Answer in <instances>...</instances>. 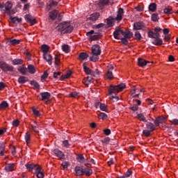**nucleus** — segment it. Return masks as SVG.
<instances>
[{"label": "nucleus", "mask_w": 178, "mask_h": 178, "mask_svg": "<svg viewBox=\"0 0 178 178\" xmlns=\"http://www.w3.org/2000/svg\"><path fill=\"white\" fill-rule=\"evenodd\" d=\"M73 26L70 24V22H63L58 24L56 29L60 31L61 34H70L73 31Z\"/></svg>", "instance_id": "1"}, {"label": "nucleus", "mask_w": 178, "mask_h": 178, "mask_svg": "<svg viewBox=\"0 0 178 178\" xmlns=\"http://www.w3.org/2000/svg\"><path fill=\"white\" fill-rule=\"evenodd\" d=\"M124 88H126V85L124 83H121L116 86H111V88L108 90V95H111L110 99H115L117 101H119V97L115 95H116L118 92L123 91ZM112 94H115V95H112Z\"/></svg>", "instance_id": "2"}, {"label": "nucleus", "mask_w": 178, "mask_h": 178, "mask_svg": "<svg viewBox=\"0 0 178 178\" xmlns=\"http://www.w3.org/2000/svg\"><path fill=\"white\" fill-rule=\"evenodd\" d=\"M76 176H91L92 175V170L84 166H76L74 168Z\"/></svg>", "instance_id": "3"}, {"label": "nucleus", "mask_w": 178, "mask_h": 178, "mask_svg": "<svg viewBox=\"0 0 178 178\" xmlns=\"http://www.w3.org/2000/svg\"><path fill=\"white\" fill-rule=\"evenodd\" d=\"M92 56L90 57V62H98L99 60V55H101V47L99 44H95L92 47Z\"/></svg>", "instance_id": "4"}, {"label": "nucleus", "mask_w": 178, "mask_h": 178, "mask_svg": "<svg viewBox=\"0 0 178 178\" xmlns=\"http://www.w3.org/2000/svg\"><path fill=\"white\" fill-rule=\"evenodd\" d=\"M13 4L12 2L7 1L6 3H1V12L3 13H8L12 9Z\"/></svg>", "instance_id": "5"}, {"label": "nucleus", "mask_w": 178, "mask_h": 178, "mask_svg": "<svg viewBox=\"0 0 178 178\" xmlns=\"http://www.w3.org/2000/svg\"><path fill=\"white\" fill-rule=\"evenodd\" d=\"M0 69L3 72H13V66L9 65L3 61H0Z\"/></svg>", "instance_id": "6"}, {"label": "nucleus", "mask_w": 178, "mask_h": 178, "mask_svg": "<svg viewBox=\"0 0 178 178\" xmlns=\"http://www.w3.org/2000/svg\"><path fill=\"white\" fill-rule=\"evenodd\" d=\"M76 159L79 163H84L85 166L90 165V163L87 162L88 159H86L82 154H77Z\"/></svg>", "instance_id": "7"}, {"label": "nucleus", "mask_w": 178, "mask_h": 178, "mask_svg": "<svg viewBox=\"0 0 178 178\" xmlns=\"http://www.w3.org/2000/svg\"><path fill=\"white\" fill-rule=\"evenodd\" d=\"M134 30H144L145 29V24L143 22H137L134 23Z\"/></svg>", "instance_id": "8"}, {"label": "nucleus", "mask_w": 178, "mask_h": 178, "mask_svg": "<svg viewBox=\"0 0 178 178\" xmlns=\"http://www.w3.org/2000/svg\"><path fill=\"white\" fill-rule=\"evenodd\" d=\"M160 38L161 34L155 33L154 41L152 42V44H154V45H162L163 44V41Z\"/></svg>", "instance_id": "9"}, {"label": "nucleus", "mask_w": 178, "mask_h": 178, "mask_svg": "<svg viewBox=\"0 0 178 178\" xmlns=\"http://www.w3.org/2000/svg\"><path fill=\"white\" fill-rule=\"evenodd\" d=\"M53 155H56L59 159H65V154L59 149H55L52 151Z\"/></svg>", "instance_id": "10"}, {"label": "nucleus", "mask_w": 178, "mask_h": 178, "mask_svg": "<svg viewBox=\"0 0 178 178\" xmlns=\"http://www.w3.org/2000/svg\"><path fill=\"white\" fill-rule=\"evenodd\" d=\"M124 15V10L122 8H118L117 11V17H115V20H117V22H120V20L123 19Z\"/></svg>", "instance_id": "11"}, {"label": "nucleus", "mask_w": 178, "mask_h": 178, "mask_svg": "<svg viewBox=\"0 0 178 178\" xmlns=\"http://www.w3.org/2000/svg\"><path fill=\"white\" fill-rule=\"evenodd\" d=\"M124 31L120 29V28H116L115 31L113 32L114 38L115 40H120V38H119V35H123Z\"/></svg>", "instance_id": "12"}, {"label": "nucleus", "mask_w": 178, "mask_h": 178, "mask_svg": "<svg viewBox=\"0 0 178 178\" xmlns=\"http://www.w3.org/2000/svg\"><path fill=\"white\" fill-rule=\"evenodd\" d=\"M38 97L42 101L49 99V98H51V93L48 92H41Z\"/></svg>", "instance_id": "13"}, {"label": "nucleus", "mask_w": 178, "mask_h": 178, "mask_svg": "<svg viewBox=\"0 0 178 178\" xmlns=\"http://www.w3.org/2000/svg\"><path fill=\"white\" fill-rule=\"evenodd\" d=\"M148 63H149V61H147L143 58H138V65L140 67H145V66H147Z\"/></svg>", "instance_id": "14"}, {"label": "nucleus", "mask_w": 178, "mask_h": 178, "mask_svg": "<svg viewBox=\"0 0 178 178\" xmlns=\"http://www.w3.org/2000/svg\"><path fill=\"white\" fill-rule=\"evenodd\" d=\"M24 19L27 22V23H30V24H31V26L35 24V19H33V17H31V15H26L24 16Z\"/></svg>", "instance_id": "15"}, {"label": "nucleus", "mask_w": 178, "mask_h": 178, "mask_svg": "<svg viewBox=\"0 0 178 178\" xmlns=\"http://www.w3.org/2000/svg\"><path fill=\"white\" fill-rule=\"evenodd\" d=\"M106 20L108 27H113V26H115V21L116 20V18H113V17H108Z\"/></svg>", "instance_id": "16"}, {"label": "nucleus", "mask_w": 178, "mask_h": 178, "mask_svg": "<svg viewBox=\"0 0 178 178\" xmlns=\"http://www.w3.org/2000/svg\"><path fill=\"white\" fill-rule=\"evenodd\" d=\"M35 175L38 178H44V172H42V170L41 169V167L38 166L35 169Z\"/></svg>", "instance_id": "17"}, {"label": "nucleus", "mask_w": 178, "mask_h": 178, "mask_svg": "<svg viewBox=\"0 0 178 178\" xmlns=\"http://www.w3.org/2000/svg\"><path fill=\"white\" fill-rule=\"evenodd\" d=\"M43 59L47 61L49 65H52V55L47 53L43 54Z\"/></svg>", "instance_id": "18"}, {"label": "nucleus", "mask_w": 178, "mask_h": 178, "mask_svg": "<svg viewBox=\"0 0 178 178\" xmlns=\"http://www.w3.org/2000/svg\"><path fill=\"white\" fill-rule=\"evenodd\" d=\"M108 3H109V0H100L99 1L97 5L99 8H100L101 9H104V8H105V6L108 5Z\"/></svg>", "instance_id": "19"}, {"label": "nucleus", "mask_w": 178, "mask_h": 178, "mask_svg": "<svg viewBox=\"0 0 178 178\" xmlns=\"http://www.w3.org/2000/svg\"><path fill=\"white\" fill-rule=\"evenodd\" d=\"M59 13V11L57 10H54L51 12L49 13V17L51 20H56V17H58V14Z\"/></svg>", "instance_id": "20"}, {"label": "nucleus", "mask_w": 178, "mask_h": 178, "mask_svg": "<svg viewBox=\"0 0 178 178\" xmlns=\"http://www.w3.org/2000/svg\"><path fill=\"white\" fill-rule=\"evenodd\" d=\"M6 172H13L15 170V163L7 164L5 167Z\"/></svg>", "instance_id": "21"}, {"label": "nucleus", "mask_w": 178, "mask_h": 178, "mask_svg": "<svg viewBox=\"0 0 178 178\" xmlns=\"http://www.w3.org/2000/svg\"><path fill=\"white\" fill-rule=\"evenodd\" d=\"M25 166L29 172H33L34 169H37V168H38V165L34 164H26Z\"/></svg>", "instance_id": "22"}, {"label": "nucleus", "mask_w": 178, "mask_h": 178, "mask_svg": "<svg viewBox=\"0 0 178 178\" xmlns=\"http://www.w3.org/2000/svg\"><path fill=\"white\" fill-rule=\"evenodd\" d=\"M29 81V78L27 76H21L18 78V83L19 84H24Z\"/></svg>", "instance_id": "23"}, {"label": "nucleus", "mask_w": 178, "mask_h": 178, "mask_svg": "<svg viewBox=\"0 0 178 178\" xmlns=\"http://www.w3.org/2000/svg\"><path fill=\"white\" fill-rule=\"evenodd\" d=\"M17 70L19 72V73H21V74L27 76V67L20 66L18 67Z\"/></svg>", "instance_id": "24"}, {"label": "nucleus", "mask_w": 178, "mask_h": 178, "mask_svg": "<svg viewBox=\"0 0 178 178\" xmlns=\"http://www.w3.org/2000/svg\"><path fill=\"white\" fill-rule=\"evenodd\" d=\"M99 13H94L92 15H90V19L92 21V22H95L96 20H98V19L99 18Z\"/></svg>", "instance_id": "25"}, {"label": "nucleus", "mask_w": 178, "mask_h": 178, "mask_svg": "<svg viewBox=\"0 0 178 178\" xmlns=\"http://www.w3.org/2000/svg\"><path fill=\"white\" fill-rule=\"evenodd\" d=\"M136 118H137V119H138V120H140V122H144L145 123H147V122H148V121L147 120V118H145V116H144V114H143V113L137 114Z\"/></svg>", "instance_id": "26"}, {"label": "nucleus", "mask_w": 178, "mask_h": 178, "mask_svg": "<svg viewBox=\"0 0 178 178\" xmlns=\"http://www.w3.org/2000/svg\"><path fill=\"white\" fill-rule=\"evenodd\" d=\"M146 128L149 131H154L155 130V125L152 122H147L146 124Z\"/></svg>", "instance_id": "27"}, {"label": "nucleus", "mask_w": 178, "mask_h": 178, "mask_svg": "<svg viewBox=\"0 0 178 178\" xmlns=\"http://www.w3.org/2000/svg\"><path fill=\"white\" fill-rule=\"evenodd\" d=\"M149 12H156V4L155 3H152L149 5L148 7Z\"/></svg>", "instance_id": "28"}, {"label": "nucleus", "mask_w": 178, "mask_h": 178, "mask_svg": "<svg viewBox=\"0 0 178 178\" xmlns=\"http://www.w3.org/2000/svg\"><path fill=\"white\" fill-rule=\"evenodd\" d=\"M134 40H136V41H140V40H143V36L141 35V33L140 31H136L134 34Z\"/></svg>", "instance_id": "29"}, {"label": "nucleus", "mask_w": 178, "mask_h": 178, "mask_svg": "<svg viewBox=\"0 0 178 178\" xmlns=\"http://www.w3.org/2000/svg\"><path fill=\"white\" fill-rule=\"evenodd\" d=\"M98 105H99V108L103 112H108V106L106 104L98 102Z\"/></svg>", "instance_id": "30"}, {"label": "nucleus", "mask_w": 178, "mask_h": 178, "mask_svg": "<svg viewBox=\"0 0 178 178\" xmlns=\"http://www.w3.org/2000/svg\"><path fill=\"white\" fill-rule=\"evenodd\" d=\"M124 36V38H133V35L134 34L132 33V32L130 31H124V33L122 35Z\"/></svg>", "instance_id": "31"}, {"label": "nucleus", "mask_w": 178, "mask_h": 178, "mask_svg": "<svg viewBox=\"0 0 178 178\" xmlns=\"http://www.w3.org/2000/svg\"><path fill=\"white\" fill-rule=\"evenodd\" d=\"M31 86H34L35 90H40V83L36 81H30Z\"/></svg>", "instance_id": "32"}, {"label": "nucleus", "mask_w": 178, "mask_h": 178, "mask_svg": "<svg viewBox=\"0 0 178 178\" xmlns=\"http://www.w3.org/2000/svg\"><path fill=\"white\" fill-rule=\"evenodd\" d=\"M12 63L14 65H23V60H22L20 58H15V59L12 60Z\"/></svg>", "instance_id": "33"}, {"label": "nucleus", "mask_w": 178, "mask_h": 178, "mask_svg": "<svg viewBox=\"0 0 178 178\" xmlns=\"http://www.w3.org/2000/svg\"><path fill=\"white\" fill-rule=\"evenodd\" d=\"M79 59H81V60H86V59H87V58H88V54L86 52H81L79 54Z\"/></svg>", "instance_id": "34"}, {"label": "nucleus", "mask_w": 178, "mask_h": 178, "mask_svg": "<svg viewBox=\"0 0 178 178\" xmlns=\"http://www.w3.org/2000/svg\"><path fill=\"white\" fill-rule=\"evenodd\" d=\"M49 51V46L47 44H42V51L43 52V55L44 54H48V51Z\"/></svg>", "instance_id": "35"}, {"label": "nucleus", "mask_w": 178, "mask_h": 178, "mask_svg": "<svg viewBox=\"0 0 178 178\" xmlns=\"http://www.w3.org/2000/svg\"><path fill=\"white\" fill-rule=\"evenodd\" d=\"M28 70L31 74H34V73H35V67H34V65H28Z\"/></svg>", "instance_id": "36"}, {"label": "nucleus", "mask_w": 178, "mask_h": 178, "mask_svg": "<svg viewBox=\"0 0 178 178\" xmlns=\"http://www.w3.org/2000/svg\"><path fill=\"white\" fill-rule=\"evenodd\" d=\"M10 20H11V22H12V23H20V22H22V18H19V17H12V16H10Z\"/></svg>", "instance_id": "37"}, {"label": "nucleus", "mask_w": 178, "mask_h": 178, "mask_svg": "<svg viewBox=\"0 0 178 178\" xmlns=\"http://www.w3.org/2000/svg\"><path fill=\"white\" fill-rule=\"evenodd\" d=\"M62 49L65 54H69L70 52V47L67 44H64L62 46Z\"/></svg>", "instance_id": "38"}, {"label": "nucleus", "mask_w": 178, "mask_h": 178, "mask_svg": "<svg viewBox=\"0 0 178 178\" xmlns=\"http://www.w3.org/2000/svg\"><path fill=\"white\" fill-rule=\"evenodd\" d=\"M9 107V104L7 103L6 101H3L0 104V109H6V108Z\"/></svg>", "instance_id": "39"}, {"label": "nucleus", "mask_w": 178, "mask_h": 178, "mask_svg": "<svg viewBox=\"0 0 178 178\" xmlns=\"http://www.w3.org/2000/svg\"><path fill=\"white\" fill-rule=\"evenodd\" d=\"M97 116L99 119H102V120H105V119H108V115L105 114V113H99L97 115Z\"/></svg>", "instance_id": "40"}, {"label": "nucleus", "mask_w": 178, "mask_h": 178, "mask_svg": "<svg viewBox=\"0 0 178 178\" xmlns=\"http://www.w3.org/2000/svg\"><path fill=\"white\" fill-rule=\"evenodd\" d=\"M55 65H56V67H59V63H60V58L59 57V55H56L55 56Z\"/></svg>", "instance_id": "41"}, {"label": "nucleus", "mask_w": 178, "mask_h": 178, "mask_svg": "<svg viewBox=\"0 0 178 178\" xmlns=\"http://www.w3.org/2000/svg\"><path fill=\"white\" fill-rule=\"evenodd\" d=\"M151 19L152 22H158V20H159V16L158 15V13H153L151 16Z\"/></svg>", "instance_id": "42"}, {"label": "nucleus", "mask_w": 178, "mask_h": 178, "mask_svg": "<svg viewBox=\"0 0 178 178\" xmlns=\"http://www.w3.org/2000/svg\"><path fill=\"white\" fill-rule=\"evenodd\" d=\"M31 129L34 133L38 134L40 129L38 128V125L37 124L31 125Z\"/></svg>", "instance_id": "43"}, {"label": "nucleus", "mask_w": 178, "mask_h": 178, "mask_svg": "<svg viewBox=\"0 0 178 178\" xmlns=\"http://www.w3.org/2000/svg\"><path fill=\"white\" fill-rule=\"evenodd\" d=\"M156 33L153 31H151V29H149L147 31V35L149 38H155Z\"/></svg>", "instance_id": "44"}, {"label": "nucleus", "mask_w": 178, "mask_h": 178, "mask_svg": "<svg viewBox=\"0 0 178 178\" xmlns=\"http://www.w3.org/2000/svg\"><path fill=\"white\" fill-rule=\"evenodd\" d=\"M54 6H58V1H55L54 0H50L49 5L48 6V7L49 8H54Z\"/></svg>", "instance_id": "45"}, {"label": "nucleus", "mask_w": 178, "mask_h": 178, "mask_svg": "<svg viewBox=\"0 0 178 178\" xmlns=\"http://www.w3.org/2000/svg\"><path fill=\"white\" fill-rule=\"evenodd\" d=\"M84 80H85L86 85L88 86V84H90V83H92L93 79L91 76H88L85 78Z\"/></svg>", "instance_id": "46"}, {"label": "nucleus", "mask_w": 178, "mask_h": 178, "mask_svg": "<svg viewBox=\"0 0 178 178\" xmlns=\"http://www.w3.org/2000/svg\"><path fill=\"white\" fill-rule=\"evenodd\" d=\"M24 138H25V140H26V144H29L30 143L31 135L29 132L26 133Z\"/></svg>", "instance_id": "47"}, {"label": "nucleus", "mask_w": 178, "mask_h": 178, "mask_svg": "<svg viewBox=\"0 0 178 178\" xmlns=\"http://www.w3.org/2000/svg\"><path fill=\"white\" fill-rule=\"evenodd\" d=\"M83 70H84L85 73L86 74H90L91 70L90 68H88V67H87V65H86V63H83Z\"/></svg>", "instance_id": "48"}, {"label": "nucleus", "mask_w": 178, "mask_h": 178, "mask_svg": "<svg viewBox=\"0 0 178 178\" xmlns=\"http://www.w3.org/2000/svg\"><path fill=\"white\" fill-rule=\"evenodd\" d=\"M151 133L152 132L149 129L143 131V135L145 136V137H149L151 136Z\"/></svg>", "instance_id": "49"}, {"label": "nucleus", "mask_w": 178, "mask_h": 178, "mask_svg": "<svg viewBox=\"0 0 178 178\" xmlns=\"http://www.w3.org/2000/svg\"><path fill=\"white\" fill-rule=\"evenodd\" d=\"M10 44H11V45H17L18 44H20V40L13 39V40H10Z\"/></svg>", "instance_id": "50"}, {"label": "nucleus", "mask_w": 178, "mask_h": 178, "mask_svg": "<svg viewBox=\"0 0 178 178\" xmlns=\"http://www.w3.org/2000/svg\"><path fill=\"white\" fill-rule=\"evenodd\" d=\"M89 38L90 41H97V40H99V35H92V36Z\"/></svg>", "instance_id": "51"}, {"label": "nucleus", "mask_w": 178, "mask_h": 178, "mask_svg": "<svg viewBox=\"0 0 178 178\" xmlns=\"http://www.w3.org/2000/svg\"><path fill=\"white\" fill-rule=\"evenodd\" d=\"M106 76L109 80H112V79H113V74L111 71H108L107 73H106Z\"/></svg>", "instance_id": "52"}, {"label": "nucleus", "mask_w": 178, "mask_h": 178, "mask_svg": "<svg viewBox=\"0 0 178 178\" xmlns=\"http://www.w3.org/2000/svg\"><path fill=\"white\" fill-rule=\"evenodd\" d=\"M62 145H63V147H65V148H69V147H70V143H69V140H65L63 141Z\"/></svg>", "instance_id": "53"}, {"label": "nucleus", "mask_w": 178, "mask_h": 178, "mask_svg": "<svg viewBox=\"0 0 178 178\" xmlns=\"http://www.w3.org/2000/svg\"><path fill=\"white\" fill-rule=\"evenodd\" d=\"M111 141L110 137H106L103 140H102V144H109V142Z\"/></svg>", "instance_id": "54"}, {"label": "nucleus", "mask_w": 178, "mask_h": 178, "mask_svg": "<svg viewBox=\"0 0 178 178\" xmlns=\"http://www.w3.org/2000/svg\"><path fill=\"white\" fill-rule=\"evenodd\" d=\"M79 92H72L70 93V96L72 97V98H79Z\"/></svg>", "instance_id": "55"}, {"label": "nucleus", "mask_w": 178, "mask_h": 178, "mask_svg": "<svg viewBox=\"0 0 178 178\" xmlns=\"http://www.w3.org/2000/svg\"><path fill=\"white\" fill-rule=\"evenodd\" d=\"M163 12L165 13V15H170L172 14V9L165 8H164Z\"/></svg>", "instance_id": "56"}, {"label": "nucleus", "mask_w": 178, "mask_h": 178, "mask_svg": "<svg viewBox=\"0 0 178 178\" xmlns=\"http://www.w3.org/2000/svg\"><path fill=\"white\" fill-rule=\"evenodd\" d=\"M19 124H20V121H19V120H15L13 121V126H14V127H17Z\"/></svg>", "instance_id": "57"}, {"label": "nucleus", "mask_w": 178, "mask_h": 178, "mask_svg": "<svg viewBox=\"0 0 178 178\" xmlns=\"http://www.w3.org/2000/svg\"><path fill=\"white\" fill-rule=\"evenodd\" d=\"M105 26V24L104 23H100L96 25H94L93 28L94 29H102V27H104Z\"/></svg>", "instance_id": "58"}, {"label": "nucleus", "mask_w": 178, "mask_h": 178, "mask_svg": "<svg viewBox=\"0 0 178 178\" xmlns=\"http://www.w3.org/2000/svg\"><path fill=\"white\" fill-rule=\"evenodd\" d=\"M131 175H133V172L131 171V170H128L126 172H125V174H124V177H125V178L126 177H129V176H131Z\"/></svg>", "instance_id": "59"}, {"label": "nucleus", "mask_w": 178, "mask_h": 178, "mask_svg": "<svg viewBox=\"0 0 178 178\" xmlns=\"http://www.w3.org/2000/svg\"><path fill=\"white\" fill-rule=\"evenodd\" d=\"M157 119H159V121L160 122L161 124H162V123H164L165 120V118L163 116L158 117Z\"/></svg>", "instance_id": "60"}, {"label": "nucleus", "mask_w": 178, "mask_h": 178, "mask_svg": "<svg viewBox=\"0 0 178 178\" xmlns=\"http://www.w3.org/2000/svg\"><path fill=\"white\" fill-rule=\"evenodd\" d=\"M130 109H131L134 112H136V111H138V106H137V104H134L130 107Z\"/></svg>", "instance_id": "61"}, {"label": "nucleus", "mask_w": 178, "mask_h": 178, "mask_svg": "<svg viewBox=\"0 0 178 178\" xmlns=\"http://www.w3.org/2000/svg\"><path fill=\"white\" fill-rule=\"evenodd\" d=\"M69 165H70V164H69L68 162H64V163H63L61 164V165L63 166L64 170H65V169H67V167L69 166Z\"/></svg>", "instance_id": "62"}, {"label": "nucleus", "mask_w": 178, "mask_h": 178, "mask_svg": "<svg viewBox=\"0 0 178 178\" xmlns=\"http://www.w3.org/2000/svg\"><path fill=\"white\" fill-rule=\"evenodd\" d=\"M48 77V72L45 71L44 74L42 75L41 79L42 80H45Z\"/></svg>", "instance_id": "63"}, {"label": "nucleus", "mask_w": 178, "mask_h": 178, "mask_svg": "<svg viewBox=\"0 0 178 178\" xmlns=\"http://www.w3.org/2000/svg\"><path fill=\"white\" fill-rule=\"evenodd\" d=\"M104 134L106 136H109L111 134V129H104Z\"/></svg>", "instance_id": "64"}]
</instances>
